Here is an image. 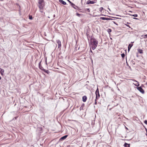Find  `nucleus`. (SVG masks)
Listing matches in <instances>:
<instances>
[{
	"label": "nucleus",
	"instance_id": "obj_1",
	"mask_svg": "<svg viewBox=\"0 0 147 147\" xmlns=\"http://www.w3.org/2000/svg\"><path fill=\"white\" fill-rule=\"evenodd\" d=\"M91 44L90 47L93 50L95 49L97 46L98 41L95 38H92L90 40Z\"/></svg>",
	"mask_w": 147,
	"mask_h": 147
},
{
	"label": "nucleus",
	"instance_id": "obj_2",
	"mask_svg": "<svg viewBox=\"0 0 147 147\" xmlns=\"http://www.w3.org/2000/svg\"><path fill=\"white\" fill-rule=\"evenodd\" d=\"M44 5L43 4H39L38 7L40 9V11L42 13L43 12V9Z\"/></svg>",
	"mask_w": 147,
	"mask_h": 147
},
{
	"label": "nucleus",
	"instance_id": "obj_3",
	"mask_svg": "<svg viewBox=\"0 0 147 147\" xmlns=\"http://www.w3.org/2000/svg\"><path fill=\"white\" fill-rule=\"evenodd\" d=\"M137 89L142 94H144V91L141 87H138L137 88Z\"/></svg>",
	"mask_w": 147,
	"mask_h": 147
},
{
	"label": "nucleus",
	"instance_id": "obj_4",
	"mask_svg": "<svg viewBox=\"0 0 147 147\" xmlns=\"http://www.w3.org/2000/svg\"><path fill=\"white\" fill-rule=\"evenodd\" d=\"M69 3L71 4V6L75 9H76L78 8V7L76 6L74 3H71V1H69Z\"/></svg>",
	"mask_w": 147,
	"mask_h": 147
},
{
	"label": "nucleus",
	"instance_id": "obj_5",
	"mask_svg": "<svg viewBox=\"0 0 147 147\" xmlns=\"http://www.w3.org/2000/svg\"><path fill=\"white\" fill-rule=\"evenodd\" d=\"M98 96L97 95V93H96V99H95V105H96L97 104V102H96V99H98L99 98V96H100V95L99 94V93L98 92Z\"/></svg>",
	"mask_w": 147,
	"mask_h": 147
},
{
	"label": "nucleus",
	"instance_id": "obj_6",
	"mask_svg": "<svg viewBox=\"0 0 147 147\" xmlns=\"http://www.w3.org/2000/svg\"><path fill=\"white\" fill-rule=\"evenodd\" d=\"M56 42L58 44V47L59 48L61 46V42L59 40H56Z\"/></svg>",
	"mask_w": 147,
	"mask_h": 147
},
{
	"label": "nucleus",
	"instance_id": "obj_7",
	"mask_svg": "<svg viewBox=\"0 0 147 147\" xmlns=\"http://www.w3.org/2000/svg\"><path fill=\"white\" fill-rule=\"evenodd\" d=\"M95 3V2L89 0L87 1V4H94Z\"/></svg>",
	"mask_w": 147,
	"mask_h": 147
},
{
	"label": "nucleus",
	"instance_id": "obj_8",
	"mask_svg": "<svg viewBox=\"0 0 147 147\" xmlns=\"http://www.w3.org/2000/svg\"><path fill=\"white\" fill-rule=\"evenodd\" d=\"M133 80L135 82V83H134L135 86H139V84L138 83V82L135 80Z\"/></svg>",
	"mask_w": 147,
	"mask_h": 147
},
{
	"label": "nucleus",
	"instance_id": "obj_9",
	"mask_svg": "<svg viewBox=\"0 0 147 147\" xmlns=\"http://www.w3.org/2000/svg\"><path fill=\"white\" fill-rule=\"evenodd\" d=\"M133 46V44H130L129 45L128 47V51H129L131 47Z\"/></svg>",
	"mask_w": 147,
	"mask_h": 147
},
{
	"label": "nucleus",
	"instance_id": "obj_10",
	"mask_svg": "<svg viewBox=\"0 0 147 147\" xmlns=\"http://www.w3.org/2000/svg\"><path fill=\"white\" fill-rule=\"evenodd\" d=\"M87 98L86 96H83L82 97V100L84 102H85L87 100Z\"/></svg>",
	"mask_w": 147,
	"mask_h": 147
},
{
	"label": "nucleus",
	"instance_id": "obj_11",
	"mask_svg": "<svg viewBox=\"0 0 147 147\" xmlns=\"http://www.w3.org/2000/svg\"><path fill=\"white\" fill-rule=\"evenodd\" d=\"M100 19L102 20H110V18H106L105 17H100Z\"/></svg>",
	"mask_w": 147,
	"mask_h": 147
},
{
	"label": "nucleus",
	"instance_id": "obj_12",
	"mask_svg": "<svg viewBox=\"0 0 147 147\" xmlns=\"http://www.w3.org/2000/svg\"><path fill=\"white\" fill-rule=\"evenodd\" d=\"M59 2L63 5H66V3L63 0H59Z\"/></svg>",
	"mask_w": 147,
	"mask_h": 147
},
{
	"label": "nucleus",
	"instance_id": "obj_13",
	"mask_svg": "<svg viewBox=\"0 0 147 147\" xmlns=\"http://www.w3.org/2000/svg\"><path fill=\"white\" fill-rule=\"evenodd\" d=\"M67 136V135H65L64 136H63L60 139V140H64L65 139Z\"/></svg>",
	"mask_w": 147,
	"mask_h": 147
},
{
	"label": "nucleus",
	"instance_id": "obj_14",
	"mask_svg": "<svg viewBox=\"0 0 147 147\" xmlns=\"http://www.w3.org/2000/svg\"><path fill=\"white\" fill-rule=\"evenodd\" d=\"M124 146L125 147H130V144L126 143H125Z\"/></svg>",
	"mask_w": 147,
	"mask_h": 147
},
{
	"label": "nucleus",
	"instance_id": "obj_15",
	"mask_svg": "<svg viewBox=\"0 0 147 147\" xmlns=\"http://www.w3.org/2000/svg\"><path fill=\"white\" fill-rule=\"evenodd\" d=\"M138 52L140 54H142L143 53V50L141 49H138Z\"/></svg>",
	"mask_w": 147,
	"mask_h": 147
},
{
	"label": "nucleus",
	"instance_id": "obj_16",
	"mask_svg": "<svg viewBox=\"0 0 147 147\" xmlns=\"http://www.w3.org/2000/svg\"><path fill=\"white\" fill-rule=\"evenodd\" d=\"M0 71L2 74L4 72V70L3 69L0 68Z\"/></svg>",
	"mask_w": 147,
	"mask_h": 147
},
{
	"label": "nucleus",
	"instance_id": "obj_17",
	"mask_svg": "<svg viewBox=\"0 0 147 147\" xmlns=\"http://www.w3.org/2000/svg\"><path fill=\"white\" fill-rule=\"evenodd\" d=\"M43 0H39L38 3L39 4H42Z\"/></svg>",
	"mask_w": 147,
	"mask_h": 147
},
{
	"label": "nucleus",
	"instance_id": "obj_18",
	"mask_svg": "<svg viewBox=\"0 0 147 147\" xmlns=\"http://www.w3.org/2000/svg\"><path fill=\"white\" fill-rule=\"evenodd\" d=\"M40 63H39V68H40L41 69H42V70H43V69H44L43 68V67H42L41 66V65H40Z\"/></svg>",
	"mask_w": 147,
	"mask_h": 147
},
{
	"label": "nucleus",
	"instance_id": "obj_19",
	"mask_svg": "<svg viewBox=\"0 0 147 147\" xmlns=\"http://www.w3.org/2000/svg\"><path fill=\"white\" fill-rule=\"evenodd\" d=\"M107 31L110 34V33L111 32V30L110 29H108Z\"/></svg>",
	"mask_w": 147,
	"mask_h": 147
},
{
	"label": "nucleus",
	"instance_id": "obj_20",
	"mask_svg": "<svg viewBox=\"0 0 147 147\" xmlns=\"http://www.w3.org/2000/svg\"><path fill=\"white\" fill-rule=\"evenodd\" d=\"M103 8L102 7H101L99 9V11L100 12H102V11L103 9Z\"/></svg>",
	"mask_w": 147,
	"mask_h": 147
},
{
	"label": "nucleus",
	"instance_id": "obj_21",
	"mask_svg": "<svg viewBox=\"0 0 147 147\" xmlns=\"http://www.w3.org/2000/svg\"><path fill=\"white\" fill-rule=\"evenodd\" d=\"M121 56L122 57H123V58L124 57H125V54H124V53L122 54H121Z\"/></svg>",
	"mask_w": 147,
	"mask_h": 147
},
{
	"label": "nucleus",
	"instance_id": "obj_22",
	"mask_svg": "<svg viewBox=\"0 0 147 147\" xmlns=\"http://www.w3.org/2000/svg\"><path fill=\"white\" fill-rule=\"evenodd\" d=\"M132 16L134 17H137L138 16V15L137 14H135Z\"/></svg>",
	"mask_w": 147,
	"mask_h": 147
},
{
	"label": "nucleus",
	"instance_id": "obj_23",
	"mask_svg": "<svg viewBox=\"0 0 147 147\" xmlns=\"http://www.w3.org/2000/svg\"><path fill=\"white\" fill-rule=\"evenodd\" d=\"M143 38H147V34H146V35H144V36Z\"/></svg>",
	"mask_w": 147,
	"mask_h": 147
},
{
	"label": "nucleus",
	"instance_id": "obj_24",
	"mask_svg": "<svg viewBox=\"0 0 147 147\" xmlns=\"http://www.w3.org/2000/svg\"><path fill=\"white\" fill-rule=\"evenodd\" d=\"M76 15L77 16H78L79 17H80V14H79V13H76Z\"/></svg>",
	"mask_w": 147,
	"mask_h": 147
},
{
	"label": "nucleus",
	"instance_id": "obj_25",
	"mask_svg": "<svg viewBox=\"0 0 147 147\" xmlns=\"http://www.w3.org/2000/svg\"><path fill=\"white\" fill-rule=\"evenodd\" d=\"M29 18L30 20H32V16H29Z\"/></svg>",
	"mask_w": 147,
	"mask_h": 147
},
{
	"label": "nucleus",
	"instance_id": "obj_26",
	"mask_svg": "<svg viewBox=\"0 0 147 147\" xmlns=\"http://www.w3.org/2000/svg\"><path fill=\"white\" fill-rule=\"evenodd\" d=\"M43 70L45 71V72L48 73V71H47L45 69H43Z\"/></svg>",
	"mask_w": 147,
	"mask_h": 147
},
{
	"label": "nucleus",
	"instance_id": "obj_27",
	"mask_svg": "<svg viewBox=\"0 0 147 147\" xmlns=\"http://www.w3.org/2000/svg\"><path fill=\"white\" fill-rule=\"evenodd\" d=\"M144 123L146 124H147V121L146 120H145L144 121Z\"/></svg>",
	"mask_w": 147,
	"mask_h": 147
},
{
	"label": "nucleus",
	"instance_id": "obj_28",
	"mask_svg": "<svg viewBox=\"0 0 147 147\" xmlns=\"http://www.w3.org/2000/svg\"><path fill=\"white\" fill-rule=\"evenodd\" d=\"M97 90H98V89H97V90H96V92H97ZM98 92H99L98 90ZM96 93H97V96H98V92H97H97H96Z\"/></svg>",
	"mask_w": 147,
	"mask_h": 147
},
{
	"label": "nucleus",
	"instance_id": "obj_29",
	"mask_svg": "<svg viewBox=\"0 0 147 147\" xmlns=\"http://www.w3.org/2000/svg\"><path fill=\"white\" fill-rule=\"evenodd\" d=\"M80 110H81L82 109H83V107H80Z\"/></svg>",
	"mask_w": 147,
	"mask_h": 147
},
{
	"label": "nucleus",
	"instance_id": "obj_30",
	"mask_svg": "<svg viewBox=\"0 0 147 147\" xmlns=\"http://www.w3.org/2000/svg\"><path fill=\"white\" fill-rule=\"evenodd\" d=\"M114 22V23L115 24L117 25H118V24H116L115 22Z\"/></svg>",
	"mask_w": 147,
	"mask_h": 147
},
{
	"label": "nucleus",
	"instance_id": "obj_31",
	"mask_svg": "<svg viewBox=\"0 0 147 147\" xmlns=\"http://www.w3.org/2000/svg\"><path fill=\"white\" fill-rule=\"evenodd\" d=\"M114 22V23L115 24L117 25H118V24H116L115 22Z\"/></svg>",
	"mask_w": 147,
	"mask_h": 147
},
{
	"label": "nucleus",
	"instance_id": "obj_32",
	"mask_svg": "<svg viewBox=\"0 0 147 147\" xmlns=\"http://www.w3.org/2000/svg\"><path fill=\"white\" fill-rule=\"evenodd\" d=\"M146 136H147V129H146Z\"/></svg>",
	"mask_w": 147,
	"mask_h": 147
},
{
	"label": "nucleus",
	"instance_id": "obj_33",
	"mask_svg": "<svg viewBox=\"0 0 147 147\" xmlns=\"http://www.w3.org/2000/svg\"><path fill=\"white\" fill-rule=\"evenodd\" d=\"M87 10H88V11H90V10H89L90 9H87Z\"/></svg>",
	"mask_w": 147,
	"mask_h": 147
},
{
	"label": "nucleus",
	"instance_id": "obj_34",
	"mask_svg": "<svg viewBox=\"0 0 147 147\" xmlns=\"http://www.w3.org/2000/svg\"><path fill=\"white\" fill-rule=\"evenodd\" d=\"M134 19H137V18H134Z\"/></svg>",
	"mask_w": 147,
	"mask_h": 147
},
{
	"label": "nucleus",
	"instance_id": "obj_35",
	"mask_svg": "<svg viewBox=\"0 0 147 147\" xmlns=\"http://www.w3.org/2000/svg\"><path fill=\"white\" fill-rule=\"evenodd\" d=\"M1 77L0 76V80H1Z\"/></svg>",
	"mask_w": 147,
	"mask_h": 147
},
{
	"label": "nucleus",
	"instance_id": "obj_36",
	"mask_svg": "<svg viewBox=\"0 0 147 147\" xmlns=\"http://www.w3.org/2000/svg\"><path fill=\"white\" fill-rule=\"evenodd\" d=\"M110 39H111V40H112V38H110Z\"/></svg>",
	"mask_w": 147,
	"mask_h": 147
},
{
	"label": "nucleus",
	"instance_id": "obj_37",
	"mask_svg": "<svg viewBox=\"0 0 147 147\" xmlns=\"http://www.w3.org/2000/svg\"><path fill=\"white\" fill-rule=\"evenodd\" d=\"M69 2V1H70L69 0H67Z\"/></svg>",
	"mask_w": 147,
	"mask_h": 147
},
{
	"label": "nucleus",
	"instance_id": "obj_38",
	"mask_svg": "<svg viewBox=\"0 0 147 147\" xmlns=\"http://www.w3.org/2000/svg\"><path fill=\"white\" fill-rule=\"evenodd\" d=\"M82 1H83V0H81V2L82 3Z\"/></svg>",
	"mask_w": 147,
	"mask_h": 147
},
{
	"label": "nucleus",
	"instance_id": "obj_39",
	"mask_svg": "<svg viewBox=\"0 0 147 147\" xmlns=\"http://www.w3.org/2000/svg\"><path fill=\"white\" fill-rule=\"evenodd\" d=\"M17 117H15V119H16V118H17Z\"/></svg>",
	"mask_w": 147,
	"mask_h": 147
},
{
	"label": "nucleus",
	"instance_id": "obj_40",
	"mask_svg": "<svg viewBox=\"0 0 147 147\" xmlns=\"http://www.w3.org/2000/svg\"><path fill=\"white\" fill-rule=\"evenodd\" d=\"M127 26H128L129 25H127Z\"/></svg>",
	"mask_w": 147,
	"mask_h": 147
}]
</instances>
